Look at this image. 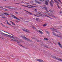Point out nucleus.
I'll return each mask as SVG.
<instances>
[{"label": "nucleus", "mask_w": 62, "mask_h": 62, "mask_svg": "<svg viewBox=\"0 0 62 62\" xmlns=\"http://www.w3.org/2000/svg\"><path fill=\"white\" fill-rule=\"evenodd\" d=\"M0 32H1V34H2V35H4V36H6V37H8V38H12V39H13L14 38V37L12 36L8 35V34H5L3 32H2L0 31Z\"/></svg>", "instance_id": "nucleus-1"}, {"label": "nucleus", "mask_w": 62, "mask_h": 62, "mask_svg": "<svg viewBox=\"0 0 62 62\" xmlns=\"http://www.w3.org/2000/svg\"><path fill=\"white\" fill-rule=\"evenodd\" d=\"M50 4L52 7L53 6V4H54V2L53 1H50Z\"/></svg>", "instance_id": "nucleus-2"}, {"label": "nucleus", "mask_w": 62, "mask_h": 62, "mask_svg": "<svg viewBox=\"0 0 62 62\" xmlns=\"http://www.w3.org/2000/svg\"><path fill=\"white\" fill-rule=\"evenodd\" d=\"M23 38H24V39H25V40H28V41H30V42H33V41H32L30 39H28L26 37H25V36H23Z\"/></svg>", "instance_id": "nucleus-3"}, {"label": "nucleus", "mask_w": 62, "mask_h": 62, "mask_svg": "<svg viewBox=\"0 0 62 62\" xmlns=\"http://www.w3.org/2000/svg\"><path fill=\"white\" fill-rule=\"evenodd\" d=\"M52 57H53V58H55V59H57L58 60H60V61H62V60H61V59H60V58H59L55 57L54 56H52Z\"/></svg>", "instance_id": "nucleus-4"}, {"label": "nucleus", "mask_w": 62, "mask_h": 62, "mask_svg": "<svg viewBox=\"0 0 62 62\" xmlns=\"http://www.w3.org/2000/svg\"><path fill=\"white\" fill-rule=\"evenodd\" d=\"M53 35H54V36H56V37H58V38H59V37H60V38H61L60 37H61V36H60L59 34H57L56 35V34H55V33L54 32H53Z\"/></svg>", "instance_id": "nucleus-5"}, {"label": "nucleus", "mask_w": 62, "mask_h": 62, "mask_svg": "<svg viewBox=\"0 0 62 62\" xmlns=\"http://www.w3.org/2000/svg\"><path fill=\"white\" fill-rule=\"evenodd\" d=\"M40 7L41 8H42V9H44L45 8L46 10H47V9L46 7V6L45 5H44V7L42 6H40Z\"/></svg>", "instance_id": "nucleus-6"}, {"label": "nucleus", "mask_w": 62, "mask_h": 62, "mask_svg": "<svg viewBox=\"0 0 62 62\" xmlns=\"http://www.w3.org/2000/svg\"><path fill=\"white\" fill-rule=\"evenodd\" d=\"M22 29L23 31H25V32H29V31L26 29H23L22 28Z\"/></svg>", "instance_id": "nucleus-7"}, {"label": "nucleus", "mask_w": 62, "mask_h": 62, "mask_svg": "<svg viewBox=\"0 0 62 62\" xmlns=\"http://www.w3.org/2000/svg\"><path fill=\"white\" fill-rule=\"evenodd\" d=\"M31 38V39H35L36 40V41L37 42H39V41H40L39 40L37 39V38H36L35 37H32Z\"/></svg>", "instance_id": "nucleus-8"}, {"label": "nucleus", "mask_w": 62, "mask_h": 62, "mask_svg": "<svg viewBox=\"0 0 62 62\" xmlns=\"http://www.w3.org/2000/svg\"><path fill=\"white\" fill-rule=\"evenodd\" d=\"M5 7L7 8H9L10 9H12V7L11 6H5Z\"/></svg>", "instance_id": "nucleus-9"}, {"label": "nucleus", "mask_w": 62, "mask_h": 62, "mask_svg": "<svg viewBox=\"0 0 62 62\" xmlns=\"http://www.w3.org/2000/svg\"><path fill=\"white\" fill-rule=\"evenodd\" d=\"M13 41H16V42H17L18 43H21V42H20L18 40H16L15 39H13Z\"/></svg>", "instance_id": "nucleus-10"}, {"label": "nucleus", "mask_w": 62, "mask_h": 62, "mask_svg": "<svg viewBox=\"0 0 62 62\" xmlns=\"http://www.w3.org/2000/svg\"><path fill=\"white\" fill-rule=\"evenodd\" d=\"M37 61H38L39 62H44L42 60L40 59H37Z\"/></svg>", "instance_id": "nucleus-11"}, {"label": "nucleus", "mask_w": 62, "mask_h": 62, "mask_svg": "<svg viewBox=\"0 0 62 62\" xmlns=\"http://www.w3.org/2000/svg\"><path fill=\"white\" fill-rule=\"evenodd\" d=\"M58 43L59 45V46L60 47H61V48L62 47V46H61V44L59 42H58Z\"/></svg>", "instance_id": "nucleus-12"}, {"label": "nucleus", "mask_w": 62, "mask_h": 62, "mask_svg": "<svg viewBox=\"0 0 62 62\" xmlns=\"http://www.w3.org/2000/svg\"><path fill=\"white\" fill-rule=\"evenodd\" d=\"M54 0V1L55 2V3H56V4L59 3H58V1H57V0Z\"/></svg>", "instance_id": "nucleus-13"}, {"label": "nucleus", "mask_w": 62, "mask_h": 62, "mask_svg": "<svg viewBox=\"0 0 62 62\" xmlns=\"http://www.w3.org/2000/svg\"><path fill=\"white\" fill-rule=\"evenodd\" d=\"M42 45H43V46H44V47H46V48H48V47L47 46H46V45H43V44H42Z\"/></svg>", "instance_id": "nucleus-14"}, {"label": "nucleus", "mask_w": 62, "mask_h": 62, "mask_svg": "<svg viewBox=\"0 0 62 62\" xmlns=\"http://www.w3.org/2000/svg\"><path fill=\"white\" fill-rule=\"evenodd\" d=\"M24 11H26V12H28V13H29V14H32V13H30V12H29L25 10H24Z\"/></svg>", "instance_id": "nucleus-15"}, {"label": "nucleus", "mask_w": 62, "mask_h": 62, "mask_svg": "<svg viewBox=\"0 0 62 62\" xmlns=\"http://www.w3.org/2000/svg\"><path fill=\"white\" fill-rule=\"evenodd\" d=\"M38 15H39V16H41L42 17L44 16V15H43L42 14H41V15L39 14Z\"/></svg>", "instance_id": "nucleus-16"}, {"label": "nucleus", "mask_w": 62, "mask_h": 62, "mask_svg": "<svg viewBox=\"0 0 62 62\" xmlns=\"http://www.w3.org/2000/svg\"><path fill=\"white\" fill-rule=\"evenodd\" d=\"M30 6L31 7H31V8H34V7H36V6H31V5H30Z\"/></svg>", "instance_id": "nucleus-17"}, {"label": "nucleus", "mask_w": 62, "mask_h": 62, "mask_svg": "<svg viewBox=\"0 0 62 62\" xmlns=\"http://www.w3.org/2000/svg\"><path fill=\"white\" fill-rule=\"evenodd\" d=\"M45 4L46 5H48V3L47 1H46L45 2Z\"/></svg>", "instance_id": "nucleus-18"}, {"label": "nucleus", "mask_w": 62, "mask_h": 62, "mask_svg": "<svg viewBox=\"0 0 62 62\" xmlns=\"http://www.w3.org/2000/svg\"><path fill=\"white\" fill-rule=\"evenodd\" d=\"M36 3H38L39 4H40V2H39V1H36Z\"/></svg>", "instance_id": "nucleus-19"}, {"label": "nucleus", "mask_w": 62, "mask_h": 62, "mask_svg": "<svg viewBox=\"0 0 62 62\" xmlns=\"http://www.w3.org/2000/svg\"><path fill=\"white\" fill-rule=\"evenodd\" d=\"M32 27L33 28V29H35V30H37V29H36V27L34 26Z\"/></svg>", "instance_id": "nucleus-20"}, {"label": "nucleus", "mask_w": 62, "mask_h": 62, "mask_svg": "<svg viewBox=\"0 0 62 62\" xmlns=\"http://www.w3.org/2000/svg\"><path fill=\"white\" fill-rule=\"evenodd\" d=\"M11 23H12V24L13 25H15V23H14L13 22H11Z\"/></svg>", "instance_id": "nucleus-21"}, {"label": "nucleus", "mask_w": 62, "mask_h": 62, "mask_svg": "<svg viewBox=\"0 0 62 62\" xmlns=\"http://www.w3.org/2000/svg\"><path fill=\"white\" fill-rule=\"evenodd\" d=\"M4 14H5V15H7H7H9V14H8L7 13H4Z\"/></svg>", "instance_id": "nucleus-22"}, {"label": "nucleus", "mask_w": 62, "mask_h": 62, "mask_svg": "<svg viewBox=\"0 0 62 62\" xmlns=\"http://www.w3.org/2000/svg\"><path fill=\"white\" fill-rule=\"evenodd\" d=\"M39 33H41V34H43V33H42V31L40 30L39 31Z\"/></svg>", "instance_id": "nucleus-23"}, {"label": "nucleus", "mask_w": 62, "mask_h": 62, "mask_svg": "<svg viewBox=\"0 0 62 62\" xmlns=\"http://www.w3.org/2000/svg\"><path fill=\"white\" fill-rule=\"evenodd\" d=\"M46 25H47V24L46 23H45L43 25V26H46Z\"/></svg>", "instance_id": "nucleus-24"}, {"label": "nucleus", "mask_w": 62, "mask_h": 62, "mask_svg": "<svg viewBox=\"0 0 62 62\" xmlns=\"http://www.w3.org/2000/svg\"><path fill=\"white\" fill-rule=\"evenodd\" d=\"M6 20V22H7V23L8 24H9V23H8V20Z\"/></svg>", "instance_id": "nucleus-25"}, {"label": "nucleus", "mask_w": 62, "mask_h": 62, "mask_svg": "<svg viewBox=\"0 0 62 62\" xmlns=\"http://www.w3.org/2000/svg\"><path fill=\"white\" fill-rule=\"evenodd\" d=\"M11 16L12 17H14V16L13 15L11 14Z\"/></svg>", "instance_id": "nucleus-26"}, {"label": "nucleus", "mask_w": 62, "mask_h": 62, "mask_svg": "<svg viewBox=\"0 0 62 62\" xmlns=\"http://www.w3.org/2000/svg\"><path fill=\"white\" fill-rule=\"evenodd\" d=\"M19 40L20 41H21V42H23V41L22 40V39H20V40Z\"/></svg>", "instance_id": "nucleus-27"}, {"label": "nucleus", "mask_w": 62, "mask_h": 62, "mask_svg": "<svg viewBox=\"0 0 62 62\" xmlns=\"http://www.w3.org/2000/svg\"><path fill=\"white\" fill-rule=\"evenodd\" d=\"M16 39H18V40H20V39H19V38H18V37H16Z\"/></svg>", "instance_id": "nucleus-28"}, {"label": "nucleus", "mask_w": 62, "mask_h": 62, "mask_svg": "<svg viewBox=\"0 0 62 62\" xmlns=\"http://www.w3.org/2000/svg\"><path fill=\"white\" fill-rule=\"evenodd\" d=\"M53 16V17L54 18H55V19H56V17L55 16Z\"/></svg>", "instance_id": "nucleus-29"}, {"label": "nucleus", "mask_w": 62, "mask_h": 62, "mask_svg": "<svg viewBox=\"0 0 62 62\" xmlns=\"http://www.w3.org/2000/svg\"><path fill=\"white\" fill-rule=\"evenodd\" d=\"M46 33H47L48 35H50L49 34V32L47 31H46Z\"/></svg>", "instance_id": "nucleus-30"}, {"label": "nucleus", "mask_w": 62, "mask_h": 62, "mask_svg": "<svg viewBox=\"0 0 62 62\" xmlns=\"http://www.w3.org/2000/svg\"><path fill=\"white\" fill-rule=\"evenodd\" d=\"M44 39L45 40H48V39H47V38H46V39L44 38Z\"/></svg>", "instance_id": "nucleus-31"}, {"label": "nucleus", "mask_w": 62, "mask_h": 62, "mask_svg": "<svg viewBox=\"0 0 62 62\" xmlns=\"http://www.w3.org/2000/svg\"><path fill=\"white\" fill-rule=\"evenodd\" d=\"M52 29L53 30H56L54 29V28H52V29Z\"/></svg>", "instance_id": "nucleus-32"}, {"label": "nucleus", "mask_w": 62, "mask_h": 62, "mask_svg": "<svg viewBox=\"0 0 62 62\" xmlns=\"http://www.w3.org/2000/svg\"><path fill=\"white\" fill-rule=\"evenodd\" d=\"M58 0V1H59V2H60V3H62V2H61V1L60 0Z\"/></svg>", "instance_id": "nucleus-33"}, {"label": "nucleus", "mask_w": 62, "mask_h": 62, "mask_svg": "<svg viewBox=\"0 0 62 62\" xmlns=\"http://www.w3.org/2000/svg\"><path fill=\"white\" fill-rule=\"evenodd\" d=\"M14 18H15V19H16V18H17V17H16L15 16H14Z\"/></svg>", "instance_id": "nucleus-34"}, {"label": "nucleus", "mask_w": 62, "mask_h": 62, "mask_svg": "<svg viewBox=\"0 0 62 62\" xmlns=\"http://www.w3.org/2000/svg\"><path fill=\"white\" fill-rule=\"evenodd\" d=\"M16 4H17L18 5H19L20 3H15Z\"/></svg>", "instance_id": "nucleus-35"}, {"label": "nucleus", "mask_w": 62, "mask_h": 62, "mask_svg": "<svg viewBox=\"0 0 62 62\" xmlns=\"http://www.w3.org/2000/svg\"><path fill=\"white\" fill-rule=\"evenodd\" d=\"M3 25L2 26H4V27H6V26H5V25ZM5 26H6V27Z\"/></svg>", "instance_id": "nucleus-36"}, {"label": "nucleus", "mask_w": 62, "mask_h": 62, "mask_svg": "<svg viewBox=\"0 0 62 62\" xmlns=\"http://www.w3.org/2000/svg\"><path fill=\"white\" fill-rule=\"evenodd\" d=\"M46 2H49V0H46Z\"/></svg>", "instance_id": "nucleus-37"}, {"label": "nucleus", "mask_w": 62, "mask_h": 62, "mask_svg": "<svg viewBox=\"0 0 62 62\" xmlns=\"http://www.w3.org/2000/svg\"><path fill=\"white\" fill-rule=\"evenodd\" d=\"M39 18H36V20H37V21H38V20H39Z\"/></svg>", "instance_id": "nucleus-38"}, {"label": "nucleus", "mask_w": 62, "mask_h": 62, "mask_svg": "<svg viewBox=\"0 0 62 62\" xmlns=\"http://www.w3.org/2000/svg\"><path fill=\"white\" fill-rule=\"evenodd\" d=\"M18 45H20V46H23L21 45V44H19Z\"/></svg>", "instance_id": "nucleus-39"}, {"label": "nucleus", "mask_w": 62, "mask_h": 62, "mask_svg": "<svg viewBox=\"0 0 62 62\" xmlns=\"http://www.w3.org/2000/svg\"><path fill=\"white\" fill-rule=\"evenodd\" d=\"M49 11H50V12H52V11L51 10H49Z\"/></svg>", "instance_id": "nucleus-40"}, {"label": "nucleus", "mask_w": 62, "mask_h": 62, "mask_svg": "<svg viewBox=\"0 0 62 62\" xmlns=\"http://www.w3.org/2000/svg\"><path fill=\"white\" fill-rule=\"evenodd\" d=\"M31 3H34V2H33V1H31Z\"/></svg>", "instance_id": "nucleus-41"}, {"label": "nucleus", "mask_w": 62, "mask_h": 62, "mask_svg": "<svg viewBox=\"0 0 62 62\" xmlns=\"http://www.w3.org/2000/svg\"><path fill=\"white\" fill-rule=\"evenodd\" d=\"M45 0H41V1H42V2H43V1H44Z\"/></svg>", "instance_id": "nucleus-42"}, {"label": "nucleus", "mask_w": 62, "mask_h": 62, "mask_svg": "<svg viewBox=\"0 0 62 62\" xmlns=\"http://www.w3.org/2000/svg\"><path fill=\"white\" fill-rule=\"evenodd\" d=\"M0 8H3V7L1 6H0Z\"/></svg>", "instance_id": "nucleus-43"}, {"label": "nucleus", "mask_w": 62, "mask_h": 62, "mask_svg": "<svg viewBox=\"0 0 62 62\" xmlns=\"http://www.w3.org/2000/svg\"><path fill=\"white\" fill-rule=\"evenodd\" d=\"M37 9H35V11H37Z\"/></svg>", "instance_id": "nucleus-44"}, {"label": "nucleus", "mask_w": 62, "mask_h": 62, "mask_svg": "<svg viewBox=\"0 0 62 62\" xmlns=\"http://www.w3.org/2000/svg\"><path fill=\"white\" fill-rule=\"evenodd\" d=\"M16 19H17L18 20H20V19L19 18H16Z\"/></svg>", "instance_id": "nucleus-45"}, {"label": "nucleus", "mask_w": 62, "mask_h": 62, "mask_svg": "<svg viewBox=\"0 0 62 62\" xmlns=\"http://www.w3.org/2000/svg\"><path fill=\"white\" fill-rule=\"evenodd\" d=\"M44 12L45 14H46V13H47V12Z\"/></svg>", "instance_id": "nucleus-46"}, {"label": "nucleus", "mask_w": 62, "mask_h": 62, "mask_svg": "<svg viewBox=\"0 0 62 62\" xmlns=\"http://www.w3.org/2000/svg\"><path fill=\"white\" fill-rule=\"evenodd\" d=\"M5 11H7L8 9H5Z\"/></svg>", "instance_id": "nucleus-47"}, {"label": "nucleus", "mask_w": 62, "mask_h": 62, "mask_svg": "<svg viewBox=\"0 0 62 62\" xmlns=\"http://www.w3.org/2000/svg\"><path fill=\"white\" fill-rule=\"evenodd\" d=\"M2 17V18H4V19H5V17H3V16Z\"/></svg>", "instance_id": "nucleus-48"}, {"label": "nucleus", "mask_w": 62, "mask_h": 62, "mask_svg": "<svg viewBox=\"0 0 62 62\" xmlns=\"http://www.w3.org/2000/svg\"><path fill=\"white\" fill-rule=\"evenodd\" d=\"M12 9H14V10H15V8H12Z\"/></svg>", "instance_id": "nucleus-49"}, {"label": "nucleus", "mask_w": 62, "mask_h": 62, "mask_svg": "<svg viewBox=\"0 0 62 62\" xmlns=\"http://www.w3.org/2000/svg\"><path fill=\"white\" fill-rule=\"evenodd\" d=\"M12 9H14V10H15V8H12Z\"/></svg>", "instance_id": "nucleus-50"}, {"label": "nucleus", "mask_w": 62, "mask_h": 62, "mask_svg": "<svg viewBox=\"0 0 62 62\" xmlns=\"http://www.w3.org/2000/svg\"><path fill=\"white\" fill-rule=\"evenodd\" d=\"M9 25H11V26H12V25H11V24H9Z\"/></svg>", "instance_id": "nucleus-51"}, {"label": "nucleus", "mask_w": 62, "mask_h": 62, "mask_svg": "<svg viewBox=\"0 0 62 62\" xmlns=\"http://www.w3.org/2000/svg\"><path fill=\"white\" fill-rule=\"evenodd\" d=\"M1 14V15H2V16H3V15H4V14Z\"/></svg>", "instance_id": "nucleus-52"}, {"label": "nucleus", "mask_w": 62, "mask_h": 62, "mask_svg": "<svg viewBox=\"0 0 62 62\" xmlns=\"http://www.w3.org/2000/svg\"><path fill=\"white\" fill-rule=\"evenodd\" d=\"M53 14H51V15H54V13H53Z\"/></svg>", "instance_id": "nucleus-53"}, {"label": "nucleus", "mask_w": 62, "mask_h": 62, "mask_svg": "<svg viewBox=\"0 0 62 62\" xmlns=\"http://www.w3.org/2000/svg\"><path fill=\"white\" fill-rule=\"evenodd\" d=\"M61 36L60 37V38H60V39H62V38H61V37H62V36Z\"/></svg>", "instance_id": "nucleus-54"}, {"label": "nucleus", "mask_w": 62, "mask_h": 62, "mask_svg": "<svg viewBox=\"0 0 62 62\" xmlns=\"http://www.w3.org/2000/svg\"><path fill=\"white\" fill-rule=\"evenodd\" d=\"M39 42H40L41 43H42V42H41V41H40H40Z\"/></svg>", "instance_id": "nucleus-55"}, {"label": "nucleus", "mask_w": 62, "mask_h": 62, "mask_svg": "<svg viewBox=\"0 0 62 62\" xmlns=\"http://www.w3.org/2000/svg\"><path fill=\"white\" fill-rule=\"evenodd\" d=\"M41 13H39V14H41H41H41Z\"/></svg>", "instance_id": "nucleus-56"}, {"label": "nucleus", "mask_w": 62, "mask_h": 62, "mask_svg": "<svg viewBox=\"0 0 62 62\" xmlns=\"http://www.w3.org/2000/svg\"><path fill=\"white\" fill-rule=\"evenodd\" d=\"M46 16L47 17H49V18H50V17H49V16Z\"/></svg>", "instance_id": "nucleus-57"}, {"label": "nucleus", "mask_w": 62, "mask_h": 62, "mask_svg": "<svg viewBox=\"0 0 62 62\" xmlns=\"http://www.w3.org/2000/svg\"><path fill=\"white\" fill-rule=\"evenodd\" d=\"M24 3V2H23V1L22 2H21V3Z\"/></svg>", "instance_id": "nucleus-58"}, {"label": "nucleus", "mask_w": 62, "mask_h": 62, "mask_svg": "<svg viewBox=\"0 0 62 62\" xmlns=\"http://www.w3.org/2000/svg\"><path fill=\"white\" fill-rule=\"evenodd\" d=\"M15 13H16V14H17V12H15Z\"/></svg>", "instance_id": "nucleus-59"}, {"label": "nucleus", "mask_w": 62, "mask_h": 62, "mask_svg": "<svg viewBox=\"0 0 62 62\" xmlns=\"http://www.w3.org/2000/svg\"><path fill=\"white\" fill-rule=\"evenodd\" d=\"M20 19H23V18H21L20 17Z\"/></svg>", "instance_id": "nucleus-60"}, {"label": "nucleus", "mask_w": 62, "mask_h": 62, "mask_svg": "<svg viewBox=\"0 0 62 62\" xmlns=\"http://www.w3.org/2000/svg\"><path fill=\"white\" fill-rule=\"evenodd\" d=\"M60 13H62V12H60Z\"/></svg>", "instance_id": "nucleus-61"}, {"label": "nucleus", "mask_w": 62, "mask_h": 62, "mask_svg": "<svg viewBox=\"0 0 62 62\" xmlns=\"http://www.w3.org/2000/svg\"><path fill=\"white\" fill-rule=\"evenodd\" d=\"M29 8H32L31 7H29Z\"/></svg>", "instance_id": "nucleus-62"}, {"label": "nucleus", "mask_w": 62, "mask_h": 62, "mask_svg": "<svg viewBox=\"0 0 62 62\" xmlns=\"http://www.w3.org/2000/svg\"><path fill=\"white\" fill-rule=\"evenodd\" d=\"M36 16L37 17H38V16L36 15Z\"/></svg>", "instance_id": "nucleus-63"}, {"label": "nucleus", "mask_w": 62, "mask_h": 62, "mask_svg": "<svg viewBox=\"0 0 62 62\" xmlns=\"http://www.w3.org/2000/svg\"><path fill=\"white\" fill-rule=\"evenodd\" d=\"M4 9V10H5V9Z\"/></svg>", "instance_id": "nucleus-64"}]
</instances>
